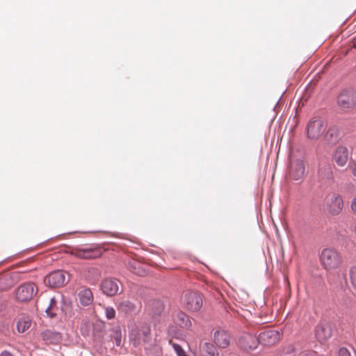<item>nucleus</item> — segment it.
<instances>
[{
    "label": "nucleus",
    "mask_w": 356,
    "mask_h": 356,
    "mask_svg": "<svg viewBox=\"0 0 356 356\" xmlns=\"http://www.w3.org/2000/svg\"><path fill=\"white\" fill-rule=\"evenodd\" d=\"M320 261L324 269L332 270L339 268L342 262L340 254L334 248H324L320 255Z\"/></svg>",
    "instance_id": "obj_1"
},
{
    "label": "nucleus",
    "mask_w": 356,
    "mask_h": 356,
    "mask_svg": "<svg viewBox=\"0 0 356 356\" xmlns=\"http://www.w3.org/2000/svg\"><path fill=\"white\" fill-rule=\"evenodd\" d=\"M343 208V200L341 195L337 193H327L324 200V209L331 216H337L341 213Z\"/></svg>",
    "instance_id": "obj_2"
},
{
    "label": "nucleus",
    "mask_w": 356,
    "mask_h": 356,
    "mask_svg": "<svg viewBox=\"0 0 356 356\" xmlns=\"http://www.w3.org/2000/svg\"><path fill=\"white\" fill-rule=\"evenodd\" d=\"M181 302L189 312H198L202 307L203 300L200 294L195 291H186L181 297Z\"/></svg>",
    "instance_id": "obj_3"
},
{
    "label": "nucleus",
    "mask_w": 356,
    "mask_h": 356,
    "mask_svg": "<svg viewBox=\"0 0 356 356\" xmlns=\"http://www.w3.org/2000/svg\"><path fill=\"white\" fill-rule=\"evenodd\" d=\"M339 106L343 109H353L356 106V91L349 89L343 90L337 98Z\"/></svg>",
    "instance_id": "obj_4"
},
{
    "label": "nucleus",
    "mask_w": 356,
    "mask_h": 356,
    "mask_svg": "<svg viewBox=\"0 0 356 356\" xmlns=\"http://www.w3.org/2000/svg\"><path fill=\"white\" fill-rule=\"evenodd\" d=\"M326 129V124L321 118H313L307 125V136L311 139H317L321 136Z\"/></svg>",
    "instance_id": "obj_5"
},
{
    "label": "nucleus",
    "mask_w": 356,
    "mask_h": 356,
    "mask_svg": "<svg viewBox=\"0 0 356 356\" xmlns=\"http://www.w3.org/2000/svg\"><path fill=\"white\" fill-rule=\"evenodd\" d=\"M102 250L99 248H74L72 250V254L77 258L83 259H92L102 256Z\"/></svg>",
    "instance_id": "obj_6"
},
{
    "label": "nucleus",
    "mask_w": 356,
    "mask_h": 356,
    "mask_svg": "<svg viewBox=\"0 0 356 356\" xmlns=\"http://www.w3.org/2000/svg\"><path fill=\"white\" fill-rule=\"evenodd\" d=\"M67 282L65 273L62 270L51 272L44 278V283L51 287H60Z\"/></svg>",
    "instance_id": "obj_7"
},
{
    "label": "nucleus",
    "mask_w": 356,
    "mask_h": 356,
    "mask_svg": "<svg viewBox=\"0 0 356 356\" xmlns=\"http://www.w3.org/2000/svg\"><path fill=\"white\" fill-rule=\"evenodd\" d=\"M35 293V284L31 282L22 284L16 289L15 295L18 300L26 302L31 300Z\"/></svg>",
    "instance_id": "obj_8"
},
{
    "label": "nucleus",
    "mask_w": 356,
    "mask_h": 356,
    "mask_svg": "<svg viewBox=\"0 0 356 356\" xmlns=\"http://www.w3.org/2000/svg\"><path fill=\"white\" fill-rule=\"evenodd\" d=\"M306 175L305 165L303 161L298 159L291 163L289 175L296 181H302Z\"/></svg>",
    "instance_id": "obj_9"
},
{
    "label": "nucleus",
    "mask_w": 356,
    "mask_h": 356,
    "mask_svg": "<svg viewBox=\"0 0 356 356\" xmlns=\"http://www.w3.org/2000/svg\"><path fill=\"white\" fill-rule=\"evenodd\" d=\"M259 343V337L248 333L243 334L238 340L240 347L246 351L256 349Z\"/></svg>",
    "instance_id": "obj_10"
},
{
    "label": "nucleus",
    "mask_w": 356,
    "mask_h": 356,
    "mask_svg": "<svg viewBox=\"0 0 356 356\" xmlns=\"http://www.w3.org/2000/svg\"><path fill=\"white\" fill-rule=\"evenodd\" d=\"M280 332L275 330H268L261 332L259 335V343L265 346H271L280 339Z\"/></svg>",
    "instance_id": "obj_11"
},
{
    "label": "nucleus",
    "mask_w": 356,
    "mask_h": 356,
    "mask_svg": "<svg viewBox=\"0 0 356 356\" xmlns=\"http://www.w3.org/2000/svg\"><path fill=\"white\" fill-rule=\"evenodd\" d=\"M213 340L217 346L225 348L230 344L231 335L226 330L219 329L214 332Z\"/></svg>",
    "instance_id": "obj_12"
},
{
    "label": "nucleus",
    "mask_w": 356,
    "mask_h": 356,
    "mask_svg": "<svg viewBox=\"0 0 356 356\" xmlns=\"http://www.w3.org/2000/svg\"><path fill=\"white\" fill-rule=\"evenodd\" d=\"M332 159L339 167H344L349 159L348 148L342 145L338 146L334 151Z\"/></svg>",
    "instance_id": "obj_13"
},
{
    "label": "nucleus",
    "mask_w": 356,
    "mask_h": 356,
    "mask_svg": "<svg viewBox=\"0 0 356 356\" xmlns=\"http://www.w3.org/2000/svg\"><path fill=\"white\" fill-rule=\"evenodd\" d=\"M174 323L180 327L189 330L192 327L190 317L181 311H177L173 315Z\"/></svg>",
    "instance_id": "obj_14"
},
{
    "label": "nucleus",
    "mask_w": 356,
    "mask_h": 356,
    "mask_svg": "<svg viewBox=\"0 0 356 356\" xmlns=\"http://www.w3.org/2000/svg\"><path fill=\"white\" fill-rule=\"evenodd\" d=\"M332 336V329L328 324H322L316 327V337L318 341L323 342Z\"/></svg>",
    "instance_id": "obj_15"
},
{
    "label": "nucleus",
    "mask_w": 356,
    "mask_h": 356,
    "mask_svg": "<svg viewBox=\"0 0 356 356\" xmlns=\"http://www.w3.org/2000/svg\"><path fill=\"white\" fill-rule=\"evenodd\" d=\"M201 356H219V353L213 344L209 342H202L200 345Z\"/></svg>",
    "instance_id": "obj_16"
},
{
    "label": "nucleus",
    "mask_w": 356,
    "mask_h": 356,
    "mask_svg": "<svg viewBox=\"0 0 356 356\" xmlns=\"http://www.w3.org/2000/svg\"><path fill=\"white\" fill-rule=\"evenodd\" d=\"M31 325V318L24 315L18 317L16 323L17 330L19 333H24L28 330Z\"/></svg>",
    "instance_id": "obj_17"
},
{
    "label": "nucleus",
    "mask_w": 356,
    "mask_h": 356,
    "mask_svg": "<svg viewBox=\"0 0 356 356\" xmlns=\"http://www.w3.org/2000/svg\"><path fill=\"white\" fill-rule=\"evenodd\" d=\"M147 310L154 315L161 314L164 309L163 301L159 300H150L147 305Z\"/></svg>",
    "instance_id": "obj_18"
},
{
    "label": "nucleus",
    "mask_w": 356,
    "mask_h": 356,
    "mask_svg": "<svg viewBox=\"0 0 356 356\" xmlns=\"http://www.w3.org/2000/svg\"><path fill=\"white\" fill-rule=\"evenodd\" d=\"M79 301L83 305H89L93 301V295L89 289H83L79 293Z\"/></svg>",
    "instance_id": "obj_19"
},
{
    "label": "nucleus",
    "mask_w": 356,
    "mask_h": 356,
    "mask_svg": "<svg viewBox=\"0 0 356 356\" xmlns=\"http://www.w3.org/2000/svg\"><path fill=\"white\" fill-rule=\"evenodd\" d=\"M318 175L321 179H332L333 173L331 165L330 164H325L324 165H322L318 171Z\"/></svg>",
    "instance_id": "obj_20"
},
{
    "label": "nucleus",
    "mask_w": 356,
    "mask_h": 356,
    "mask_svg": "<svg viewBox=\"0 0 356 356\" xmlns=\"http://www.w3.org/2000/svg\"><path fill=\"white\" fill-rule=\"evenodd\" d=\"M116 305L118 310L125 314H131L135 310L134 305L127 300L116 303Z\"/></svg>",
    "instance_id": "obj_21"
},
{
    "label": "nucleus",
    "mask_w": 356,
    "mask_h": 356,
    "mask_svg": "<svg viewBox=\"0 0 356 356\" xmlns=\"http://www.w3.org/2000/svg\"><path fill=\"white\" fill-rule=\"evenodd\" d=\"M101 289L104 294L107 296H111V280L106 279L104 280L101 286Z\"/></svg>",
    "instance_id": "obj_22"
},
{
    "label": "nucleus",
    "mask_w": 356,
    "mask_h": 356,
    "mask_svg": "<svg viewBox=\"0 0 356 356\" xmlns=\"http://www.w3.org/2000/svg\"><path fill=\"white\" fill-rule=\"evenodd\" d=\"M349 281L353 289L356 291V266H352L348 272Z\"/></svg>",
    "instance_id": "obj_23"
},
{
    "label": "nucleus",
    "mask_w": 356,
    "mask_h": 356,
    "mask_svg": "<svg viewBox=\"0 0 356 356\" xmlns=\"http://www.w3.org/2000/svg\"><path fill=\"white\" fill-rule=\"evenodd\" d=\"M56 309V300L54 298H51L50 299V302L49 307L46 309V312L48 315H49L51 318L56 316V313L54 312Z\"/></svg>",
    "instance_id": "obj_24"
},
{
    "label": "nucleus",
    "mask_w": 356,
    "mask_h": 356,
    "mask_svg": "<svg viewBox=\"0 0 356 356\" xmlns=\"http://www.w3.org/2000/svg\"><path fill=\"white\" fill-rule=\"evenodd\" d=\"M113 337L115 338L117 346H120L122 343V334L120 329H116L113 333Z\"/></svg>",
    "instance_id": "obj_25"
},
{
    "label": "nucleus",
    "mask_w": 356,
    "mask_h": 356,
    "mask_svg": "<svg viewBox=\"0 0 356 356\" xmlns=\"http://www.w3.org/2000/svg\"><path fill=\"white\" fill-rule=\"evenodd\" d=\"M113 291H115V293H121L123 291L122 283L117 280V282L113 280Z\"/></svg>",
    "instance_id": "obj_26"
},
{
    "label": "nucleus",
    "mask_w": 356,
    "mask_h": 356,
    "mask_svg": "<svg viewBox=\"0 0 356 356\" xmlns=\"http://www.w3.org/2000/svg\"><path fill=\"white\" fill-rule=\"evenodd\" d=\"M172 346L178 356H187L186 352L182 349L181 346L174 343Z\"/></svg>",
    "instance_id": "obj_27"
},
{
    "label": "nucleus",
    "mask_w": 356,
    "mask_h": 356,
    "mask_svg": "<svg viewBox=\"0 0 356 356\" xmlns=\"http://www.w3.org/2000/svg\"><path fill=\"white\" fill-rule=\"evenodd\" d=\"M140 332H142V334H143V340L144 341H147L148 336L150 334V328L149 327H143Z\"/></svg>",
    "instance_id": "obj_28"
},
{
    "label": "nucleus",
    "mask_w": 356,
    "mask_h": 356,
    "mask_svg": "<svg viewBox=\"0 0 356 356\" xmlns=\"http://www.w3.org/2000/svg\"><path fill=\"white\" fill-rule=\"evenodd\" d=\"M338 356H351L350 353L346 348H341L338 352Z\"/></svg>",
    "instance_id": "obj_29"
},
{
    "label": "nucleus",
    "mask_w": 356,
    "mask_h": 356,
    "mask_svg": "<svg viewBox=\"0 0 356 356\" xmlns=\"http://www.w3.org/2000/svg\"><path fill=\"white\" fill-rule=\"evenodd\" d=\"M349 168L353 176L356 177V160L349 163Z\"/></svg>",
    "instance_id": "obj_30"
},
{
    "label": "nucleus",
    "mask_w": 356,
    "mask_h": 356,
    "mask_svg": "<svg viewBox=\"0 0 356 356\" xmlns=\"http://www.w3.org/2000/svg\"><path fill=\"white\" fill-rule=\"evenodd\" d=\"M351 211L356 214V196H355L350 201Z\"/></svg>",
    "instance_id": "obj_31"
},
{
    "label": "nucleus",
    "mask_w": 356,
    "mask_h": 356,
    "mask_svg": "<svg viewBox=\"0 0 356 356\" xmlns=\"http://www.w3.org/2000/svg\"><path fill=\"white\" fill-rule=\"evenodd\" d=\"M299 356H316V353L314 351L303 352Z\"/></svg>",
    "instance_id": "obj_32"
},
{
    "label": "nucleus",
    "mask_w": 356,
    "mask_h": 356,
    "mask_svg": "<svg viewBox=\"0 0 356 356\" xmlns=\"http://www.w3.org/2000/svg\"><path fill=\"white\" fill-rule=\"evenodd\" d=\"M0 356H15L8 350H3L1 353Z\"/></svg>",
    "instance_id": "obj_33"
},
{
    "label": "nucleus",
    "mask_w": 356,
    "mask_h": 356,
    "mask_svg": "<svg viewBox=\"0 0 356 356\" xmlns=\"http://www.w3.org/2000/svg\"><path fill=\"white\" fill-rule=\"evenodd\" d=\"M106 316L108 319L111 318V312L109 311L108 308L106 309Z\"/></svg>",
    "instance_id": "obj_34"
},
{
    "label": "nucleus",
    "mask_w": 356,
    "mask_h": 356,
    "mask_svg": "<svg viewBox=\"0 0 356 356\" xmlns=\"http://www.w3.org/2000/svg\"><path fill=\"white\" fill-rule=\"evenodd\" d=\"M353 47L356 49V36L352 40Z\"/></svg>",
    "instance_id": "obj_35"
},
{
    "label": "nucleus",
    "mask_w": 356,
    "mask_h": 356,
    "mask_svg": "<svg viewBox=\"0 0 356 356\" xmlns=\"http://www.w3.org/2000/svg\"><path fill=\"white\" fill-rule=\"evenodd\" d=\"M112 312H113V318H114V316H115V311H114V309H113V310H112Z\"/></svg>",
    "instance_id": "obj_36"
},
{
    "label": "nucleus",
    "mask_w": 356,
    "mask_h": 356,
    "mask_svg": "<svg viewBox=\"0 0 356 356\" xmlns=\"http://www.w3.org/2000/svg\"><path fill=\"white\" fill-rule=\"evenodd\" d=\"M354 229H355V234H356V221H355V223Z\"/></svg>",
    "instance_id": "obj_37"
}]
</instances>
